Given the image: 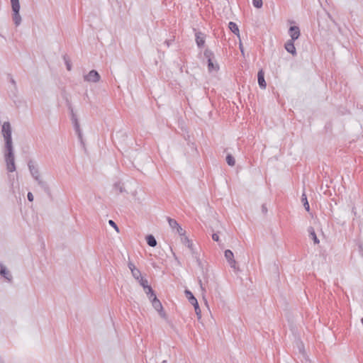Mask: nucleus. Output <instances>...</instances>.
<instances>
[{
  "label": "nucleus",
  "instance_id": "nucleus-1",
  "mask_svg": "<svg viewBox=\"0 0 363 363\" xmlns=\"http://www.w3.org/2000/svg\"><path fill=\"white\" fill-rule=\"evenodd\" d=\"M2 135L5 141L4 150H13L11 138V126L9 122L6 121L2 125Z\"/></svg>",
  "mask_w": 363,
  "mask_h": 363
},
{
  "label": "nucleus",
  "instance_id": "nucleus-2",
  "mask_svg": "<svg viewBox=\"0 0 363 363\" xmlns=\"http://www.w3.org/2000/svg\"><path fill=\"white\" fill-rule=\"evenodd\" d=\"M28 167L30 172V174L34 178V179L38 182V185L44 189L48 188L47 184L40 178L38 168L36 166H35L32 160H30L28 162Z\"/></svg>",
  "mask_w": 363,
  "mask_h": 363
},
{
  "label": "nucleus",
  "instance_id": "nucleus-3",
  "mask_svg": "<svg viewBox=\"0 0 363 363\" xmlns=\"http://www.w3.org/2000/svg\"><path fill=\"white\" fill-rule=\"evenodd\" d=\"M12 9V19L16 26H18L21 23V16L20 15V3L19 0H11Z\"/></svg>",
  "mask_w": 363,
  "mask_h": 363
},
{
  "label": "nucleus",
  "instance_id": "nucleus-4",
  "mask_svg": "<svg viewBox=\"0 0 363 363\" xmlns=\"http://www.w3.org/2000/svg\"><path fill=\"white\" fill-rule=\"evenodd\" d=\"M4 158L7 170L9 172L16 171L13 150H4Z\"/></svg>",
  "mask_w": 363,
  "mask_h": 363
},
{
  "label": "nucleus",
  "instance_id": "nucleus-5",
  "mask_svg": "<svg viewBox=\"0 0 363 363\" xmlns=\"http://www.w3.org/2000/svg\"><path fill=\"white\" fill-rule=\"evenodd\" d=\"M101 77L99 72L94 69L91 70L87 74L84 76V80L88 82L96 83L99 82Z\"/></svg>",
  "mask_w": 363,
  "mask_h": 363
},
{
  "label": "nucleus",
  "instance_id": "nucleus-6",
  "mask_svg": "<svg viewBox=\"0 0 363 363\" xmlns=\"http://www.w3.org/2000/svg\"><path fill=\"white\" fill-rule=\"evenodd\" d=\"M225 257L230 266L235 270L237 269L236 261L235 260L234 255L230 250H226L225 251Z\"/></svg>",
  "mask_w": 363,
  "mask_h": 363
},
{
  "label": "nucleus",
  "instance_id": "nucleus-7",
  "mask_svg": "<svg viewBox=\"0 0 363 363\" xmlns=\"http://www.w3.org/2000/svg\"><path fill=\"white\" fill-rule=\"evenodd\" d=\"M152 305L153 308L159 312L160 315L162 317L165 316V313L163 311L162 305L160 301L157 298V296H154V298L152 300Z\"/></svg>",
  "mask_w": 363,
  "mask_h": 363
},
{
  "label": "nucleus",
  "instance_id": "nucleus-8",
  "mask_svg": "<svg viewBox=\"0 0 363 363\" xmlns=\"http://www.w3.org/2000/svg\"><path fill=\"white\" fill-rule=\"evenodd\" d=\"M289 33L291 37V40H296L300 36V29L298 26H293L289 28Z\"/></svg>",
  "mask_w": 363,
  "mask_h": 363
},
{
  "label": "nucleus",
  "instance_id": "nucleus-9",
  "mask_svg": "<svg viewBox=\"0 0 363 363\" xmlns=\"http://www.w3.org/2000/svg\"><path fill=\"white\" fill-rule=\"evenodd\" d=\"M286 50L291 53L293 56H296L297 55L296 48L294 46V40H289L284 45Z\"/></svg>",
  "mask_w": 363,
  "mask_h": 363
},
{
  "label": "nucleus",
  "instance_id": "nucleus-10",
  "mask_svg": "<svg viewBox=\"0 0 363 363\" xmlns=\"http://www.w3.org/2000/svg\"><path fill=\"white\" fill-rule=\"evenodd\" d=\"M0 274L9 281H11L13 279L11 272L3 264H0Z\"/></svg>",
  "mask_w": 363,
  "mask_h": 363
},
{
  "label": "nucleus",
  "instance_id": "nucleus-11",
  "mask_svg": "<svg viewBox=\"0 0 363 363\" xmlns=\"http://www.w3.org/2000/svg\"><path fill=\"white\" fill-rule=\"evenodd\" d=\"M203 279L205 281V283H203L201 279L199 280V283L201 287V290L202 291L203 297L204 298V294L206 292V289L205 285L206 284L208 286L209 281H208V274H207V272H203Z\"/></svg>",
  "mask_w": 363,
  "mask_h": 363
},
{
  "label": "nucleus",
  "instance_id": "nucleus-12",
  "mask_svg": "<svg viewBox=\"0 0 363 363\" xmlns=\"http://www.w3.org/2000/svg\"><path fill=\"white\" fill-rule=\"evenodd\" d=\"M257 81L259 86L262 89H265L267 86L266 82L264 80V74L262 69L259 70L257 74Z\"/></svg>",
  "mask_w": 363,
  "mask_h": 363
},
{
  "label": "nucleus",
  "instance_id": "nucleus-13",
  "mask_svg": "<svg viewBox=\"0 0 363 363\" xmlns=\"http://www.w3.org/2000/svg\"><path fill=\"white\" fill-rule=\"evenodd\" d=\"M181 239H182V243L188 247V248L191 250V253L195 254V250L193 247V244H192L191 241L188 238V237L184 236V237L182 238Z\"/></svg>",
  "mask_w": 363,
  "mask_h": 363
},
{
  "label": "nucleus",
  "instance_id": "nucleus-14",
  "mask_svg": "<svg viewBox=\"0 0 363 363\" xmlns=\"http://www.w3.org/2000/svg\"><path fill=\"white\" fill-rule=\"evenodd\" d=\"M310 238L313 240L315 244H318L320 242L317 235L315 234V230L313 227H309L308 229Z\"/></svg>",
  "mask_w": 363,
  "mask_h": 363
},
{
  "label": "nucleus",
  "instance_id": "nucleus-15",
  "mask_svg": "<svg viewBox=\"0 0 363 363\" xmlns=\"http://www.w3.org/2000/svg\"><path fill=\"white\" fill-rule=\"evenodd\" d=\"M196 41L199 47H203L205 43L204 36L202 33H198L196 34Z\"/></svg>",
  "mask_w": 363,
  "mask_h": 363
},
{
  "label": "nucleus",
  "instance_id": "nucleus-16",
  "mask_svg": "<svg viewBox=\"0 0 363 363\" xmlns=\"http://www.w3.org/2000/svg\"><path fill=\"white\" fill-rule=\"evenodd\" d=\"M219 69V66L216 62H214L212 59H209L208 61V69L209 72L217 71Z\"/></svg>",
  "mask_w": 363,
  "mask_h": 363
},
{
  "label": "nucleus",
  "instance_id": "nucleus-17",
  "mask_svg": "<svg viewBox=\"0 0 363 363\" xmlns=\"http://www.w3.org/2000/svg\"><path fill=\"white\" fill-rule=\"evenodd\" d=\"M228 27L230 30L236 35L238 38H240V32L238 25L234 22H230L228 24Z\"/></svg>",
  "mask_w": 363,
  "mask_h": 363
},
{
  "label": "nucleus",
  "instance_id": "nucleus-18",
  "mask_svg": "<svg viewBox=\"0 0 363 363\" xmlns=\"http://www.w3.org/2000/svg\"><path fill=\"white\" fill-rule=\"evenodd\" d=\"M185 294L191 305L197 303V299L194 297V294L189 290H185Z\"/></svg>",
  "mask_w": 363,
  "mask_h": 363
},
{
  "label": "nucleus",
  "instance_id": "nucleus-19",
  "mask_svg": "<svg viewBox=\"0 0 363 363\" xmlns=\"http://www.w3.org/2000/svg\"><path fill=\"white\" fill-rule=\"evenodd\" d=\"M73 126H74L76 133L77 134L79 140H80L81 143L82 145H84L82 133V130L80 128L79 123H78L77 124L73 125Z\"/></svg>",
  "mask_w": 363,
  "mask_h": 363
},
{
  "label": "nucleus",
  "instance_id": "nucleus-20",
  "mask_svg": "<svg viewBox=\"0 0 363 363\" xmlns=\"http://www.w3.org/2000/svg\"><path fill=\"white\" fill-rule=\"evenodd\" d=\"M146 241L147 245L150 247H155L157 245V240L152 235H147Z\"/></svg>",
  "mask_w": 363,
  "mask_h": 363
},
{
  "label": "nucleus",
  "instance_id": "nucleus-21",
  "mask_svg": "<svg viewBox=\"0 0 363 363\" xmlns=\"http://www.w3.org/2000/svg\"><path fill=\"white\" fill-rule=\"evenodd\" d=\"M301 201L303 202L304 208L306 211H310V206L307 199V196L305 193H303L301 196Z\"/></svg>",
  "mask_w": 363,
  "mask_h": 363
},
{
  "label": "nucleus",
  "instance_id": "nucleus-22",
  "mask_svg": "<svg viewBox=\"0 0 363 363\" xmlns=\"http://www.w3.org/2000/svg\"><path fill=\"white\" fill-rule=\"evenodd\" d=\"M168 223L172 229H176L177 227H179V223L177 221L173 218H171L169 217H167V218Z\"/></svg>",
  "mask_w": 363,
  "mask_h": 363
},
{
  "label": "nucleus",
  "instance_id": "nucleus-23",
  "mask_svg": "<svg viewBox=\"0 0 363 363\" xmlns=\"http://www.w3.org/2000/svg\"><path fill=\"white\" fill-rule=\"evenodd\" d=\"M225 160H226V162L228 163V164L229 166L233 167V166H234V165H235V160L234 157H233L232 155L228 154V155L226 156V159H225Z\"/></svg>",
  "mask_w": 363,
  "mask_h": 363
},
{
  "label": "nucleus",
  "instance_id": "nucleus-24",
  "mask_svg": "<svg viewBox=\"0 0 363 363\" xmlns=\"http://www.w3.org/2000/svg\"><path fill=\"white\" fill-rule=\"evenodd\" d=\"M203 54H204L205 57L207 59V61H208L209 59L213 60V58H214L213 52L211 50H208V49H206L204 51Z\"/></svg>",
  "mask_w": 363,
  "mask_h": 363
},
{
  "label": "nucleus",
  "instance_id": "nucleus-25",
  "mask_svg": "<svg viewBox=\"0 0 363 363\" xmlns=\"http://www.w3.org/2000/svg\"><path fill=\"white\" fill-rule=\"evenodd\" d=\"M194 310H195V312H196V314L197 315V318L198 319H201V309L199 308V303H194Z\"/></svg>",
  "mask_w": 363,
  "mask_h": 363
},
{
  "label": "nucleus",
  "instance_id": "nucleus-26",
  "mask_svg": "<svg viewBox=\"0 0 363 363\" xmlns=\"http://www.w3.org/2000/svg\"><path fill=\"white\" fill-rule=\"evenodd\" d=\"M131 273H132L133 277L136 280H139V279H140V277H142L140 271L137 268L135 270H132Z\"/></svg>",
  "mask_w": 363,
  "mask_h": 363
},
{
  "label": "nucleus",
  "instance_id": "nucleus-27",
  "mask_svg": "<svg viewBox=\"0 0 363 363\" xmlns=\"http://www.w3.org/2000/svg\"><path fill=\"white\" fill-rule=\"evenodd\" d=\"M193 255V257L195 258L196 262H197V264L199 265V267L201 268L202 270H203V264L199 257V255L197 252H195V254H192ZM204 271H203V272Z\"/></svg>",
  "mask_w": 363,
  "mask_h": 363
},
{
  "label": "nucleus",
  "instance_id": "nucleus-28",
  "mask_svg": "<svg viewBox=\"0 0 363 363\" xmlns=\"http://www.w3.org/2000/svg\"><path fill=\"white\" fill-rule=\"evenodd\" d=\"M140 284L143 287L144 290H146V289L149 286L148 281L147 279H144L143 277H140L139 280H138Z\"/></svg>",
  "mask_w": 363,
  "mask_h": 363
},
{
  "label": "nucleus",
  "instance_id": "nucleus-29",
  "mask_svg": "<svg viewBox=\"0 0 363 363\" xmlns=\"http://www.w3.org/2000/svg\"><path fill=\"white\" fill-rule=\"evenodd\" d=\"M252 4L255 8L260 9L263 5L262 0H252Z\"/></svg>",
  "mask_w": 363,
  "mask_h": 363
},
{
  "label": "nucleus",
  "instance_id": "nucleus-30",
  "mask_svg": "<svg viewBox=\"0 0 363 363\" xmlns=\"http://www.w3.org/2000/svg\"><path fill=\"white\" fill-rule=\"evenodd\" d=\"M65 101H66V105L70 112V113H74V109L72 108V104H71V101L69 100V99L66 96L65 97Z\"/></svg>",
  "mask_w": 363,
  "mask_h": 363
},
{
  "label": "nucleus",
  "instance_id": "nucleus-31",
  "mask_svg": "<svg viewBox=\"0 0 363 363\" xmlns=\"http://www.w3.org/2000/svg\"><path fill=\"white\" fill-rule=\"evenodd\" d=\"M176 230H177V233H178V234H179L182 238H183V237L186 236V235H185L186 231H185L184 230H183V229H182V228L180 225H179V227H177V228H176Z\"/></svg>",
  "mask_w": 363,
  "mask_h": 363
},
{
  "label": "nucleus",
  "instance_id": "nucleus-32",
  "mask_svg": "<svg viewBox=\"0 0 363 363\" xmlns=\"http://www.w3.org/2000/svg\"><path fill=\"white\" fill-rule=\"evenodd\" d=\"M145 293H146V294H147V296H149V295H150V294H151V296H156V295H155V292H154L153 289H152V287H151L150 286H149L146 289V290H145Z\"/></svg>",
  "mask_w": 363,
  "mask_h": 363
},
{
  "label": "nucleus",
  "instance_id": "nucleus-33",
  "mask_svg": "<svg viewBox=\"0 0 363 363\" xmlns=\"http://www.w3.org/2000/svg\"><path fill=\"white\" fill-rule=\"evenodd\" d=\"M71 114V121L72 122V124H77L79 123L78 118L77 117V115L75 113H72Z\"/></svg>",
  "mask_w": 363,
  "mask_h": 363
},
{
  "label": "nucleus",
  "instance_id": "nucleus-34",
  "mask_svg": "<svg viewBox=\"0 0 363 363\" xmlns=\"http://www.w3.org/2000/svg\"><path fill=\"white\" fill-rule=\"evenodd\" d=\"M63 57H64L67 70L70 71L72 69V65H71L69 60L67 58L66 55H65Z\"/></svg>",
  "mask_w": 363,
  "mask_h": 363
},
{
  "label": "nucleus",
  "instance_id": "nucleus-35",
  "mask_svg": "<svg viewBox=\"0 0 363 363\" xmlns=\"http://www.w3.org/2000/svg\"><path fill=\"white\" fill-rule=\"evenodd\" d=\"M108 223H109V225H110L111 226L113 227V228H114V229H115L117 232H118V231H119V230H118V228L117 225L116 224V223H115L113 220H108Z\"/></svg>",
  "mask_w": 363,
  "mask_h": 363
},
{
  "label": "nucleus",
  "instance_id": "nucleus-36",
  "mask_svg": "<svg viewBox=\"0 0 363 363\" xmlns=\"http://www.w3.org/2000/svg\"><path fill=\"white\" fill-rule=\"evenodd\" d=\"M267 211H268V210H267L266 204L265 203L262 204V213L266 215Z\"/></svg>",
  "mask_w": 363,
  "mask_h": 363
},
{
  "label": "nucleus",
  "instance_id": "nucleus-37",
  "mask_svg": "<svg viewBox=\"0 0 363 363\" xmlns=\"http://www.w3.org/2000/svg\"><path fill=\"white\" fill-rule=\"evenodd\" d=\"M128 266L131 272H132V270H135L136 269L135 264L133 263H132L131 262H128Z\"/></svg>",
  "mask_w": 363,
  "mask_h": 363
},
{
  "label": "nucleus",
  "instance_id": "nucleus-38",
  "mask_svg": "<svg viewBox=\"0 0 363 363\" xmlns=\"http://www.w3.org/2000/svg\"><path fill=\"white\" fill-rule=\"evenodd\" d=\"M115 188L118 189L120 193L123 192V188L120 185V184H115Z\"/></svg>",
  "mask_w": 363,
  "mask_h": 363
},
{
  "label": "nucleus",
  "instance_id": "nucleus-39",
  "mask_svg": "<svg viewBox=\"0 0 363 363\" xmlns=\"http://www.w3.org/2000/svg\"><path fill=\"white\" fill-rule=\"evenodd\" d=\"M212 239L216 241V242H218L219 241V236L217 233H213L212 235Z\"/></svg>",
  "mask_w": 363,
  "mask_h": 363
},
{
  "label": "nucleus",
  "instance_id": "nucleus-40",
  "mask_svg": "<svg viewBox=\"0 0 363 363\" xmlns=\"http://www.w3.org/2000/svg\"><path fill=\"white\" fill-rule=\"evenodd\" d=\"M27 198H28V200L29 201H33V195L31 192H28V195H27Z\"/></svg>",
  "mask_w": 363,
  "mask_h": 363
},
{
  "label": "nucleus",
  "instance_id": "nucleus-41",
  "mask_svg": "<svg viewBox=\"0 0 363 363\" xmlns=\"http://www.w3.org/2000/svg\"><path fill=\"white\" fill-rule=\"evenodd\" d=\"M10 82L13 85L14 88L16 89V82L12 77L10 79Z\"/></svg>",
  "mask_w": 363,
  "mask_h": 363
},
{
  "label": "nucleus",
  "instance_id": "nucleus-42",
  "mask_svg": "<svg viewBox=\"0 0 363 363\" xmlns=\"http://www.w3.org/2000/svg\"><path fill=\"white\" fill-rule=\"evenodd\" d=\"M240 51L242 54H244V50H243V47H242V44L241 42H240Z\"/></svg>",
  "mask_w": 363,
  "mask_h": 363
},
{
  "label": "nucleus",
  "instance_id": "nucleus-43",
  "mask_svg": "<svg viewBox=\"0 0 363 363\" xmlns=\"http://www.w3.org/2000/svg\"><path fill=\"white\" fill-rule=\"evenodd\" d=\"M359 248L360 252H362V255H363V245L362 244L359 245Z\"/></svg>",
  "mask_w": 363,
  "mask_h": 363
},
{
  "label": "nucleus",
  "instance_id": "nucleus-44",
  "mask_svg": "<svg viewBox=\"0 0 363 363\" xmlns=\"http://www.w3.org/2000/svg\"><path fill=\"white\" fill-rule=\"evenodd\" d=\"M147 296H148L150 301L152 302V300L154 298V296H152L151 294Z\"/></svg>",
  "mask_w": 363,
  "mask_h": 363
},
{
  "label": "nucleus",
  "instance_id": "nucleus-45",
  "mask_svg": "<svg viewBox=\"0 0 363 363\" xmlns=\"http://www.w3.org/2000/svg\"><path fill=\"white\" fill-rule=\"evenodd\" d=\"M0 363H4V361L1 357H0Z\"/></svg>",
  "mask_w": 363,
  "mask_h": 363
},
{
  "label": "nucleus",
  "instance_id": "nucleus-46",
  "mask_svg": "<svg viewBox=\"0 0 363 363\" xmlns=\"http://www.w3.org/2000/svg\"><path fill=\"white\" fill-rule=\"evenodd\" d=\"M164 43L167 44V46L169 45V40H165Z\"/></svg>",
  "mask_w": 363,
  "mask_h": 363
},
{
  "label": "nucleus",
  "instance_id": "nucleus-47",
  "mask_svg": "<svg viewBox=\"0 0 363 363\" xmlns=\"http://www.w3.org/2000/svg\"><path fill=\"white\" fill-rule=\"evenodd\" d=\"M328 17L332 20V17H331V16L330 15V13H328Z\"/></svg>",
  "mask_w": 363,
  "mask_h": 363
},
{
  "label": "nucleus",
  "instance_id": "nucleus-48",
  "mask_svg": "<svg viewBox=\"0 0 363 363\" xmlns=\"http://www.w3.org/2000/svg\"><path fill=\"white\" fill-rule=\"evenodd\" d=\"M162 363H167V362L166 360H164V361H162Z\"/></svg>",
  "mask_w": 363,
  "mask_h": 363
},
{
  "label": "nucleus",
  "instance_id": "nucleus-49",
  "mask_svg": "<svg viewBox=\"0 0 363 363\" xmlns=\"http://www.w3.org/2000/svg\"><path fill=\"white\" fill-rule=\"evenodd\" d=\"M306 361L308 362V363H311V361L309 359H307Z\"/></svg>",
  "mask_w": 363,
  "mask_h": 363
}]
</instances>
